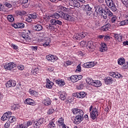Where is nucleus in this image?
<instances>
[{
  "mask_svg": "<svg viewBox=\"0 0 128 128\" xmlns=\"http://www.w3.org/2000/svg\"><path fill=\"white\" fill-rule=\"evenodd\" d=\"M94 66V63H92V62H91L84 64H83V67L85 68H93Z\"/></svg>",
  "mask_w": 128,
  "mask_h": 128,
  "instance_id": "obj_14",
  "label": "nucleus"
},
{
  "mask_svg": "<svg viewBox=\"0 0 128 128\" xmlns=\"http://www.w3.org/2000/svg\"><path fill=\"white\" fill-rule=\"evenodd\" d=\"M122 68L124 70H126V68H128V62H125V63H124L122 66Z\"/></svg>",
  "mask_w": 128,
  "mask_h": 128,
  "instance_id": "obj_54",
  "label": "nucleus"
},
{
  "mask_svg": "<svg viewBox=\"0 0 128 128\" xmlns=\"http://www.w3.org/2000/svg\"><path fill=\"white\" fill-rule=\"evenodd\" d=\"M20 108V106L18 104H15L12 106V110H18Z\"/></svg>",
  "mask_w": 128,
  "mask_h": 128,
  "instance_id": "obj_38",
  "label": "nucleus"
},
{
  "mask_svg": "<svg viewBox=\"0 0 128 128\" xmlns=\"http://www.w3.org/2000/svg\"><path fill=\"white\" fill-rule=\"evenodd\" d=\"M58 14H59V18H64V16L66 14V13H64L62 12H58Z\"/></svg>",
  "mask_w": 128,
  "mask_h": 128,
  "instance_id": "obj_51",
  "label": "nucleus"
},
{
  "mask_svg": "<svg viewBox=\"0 0 128 128\" xmlns=\"http://www.w3.org/2000/svg\"><path fill=\"white\" fill-rule=\"evenodd\" d=\"M17 14L19 16H26V12L24 10H20L17 11Z\"/></svg>",
  "mask_w": 128,
  "mask_h": 128,
  "instance_id": "obj_33",
  "label": "nucleus"
},
{
  "mask_svg": "<svg viewBox=\"0 0 128 128\" xmlns=\"http://www.w3.org/2000/svg\"><path fill=\"white\" fill-rule=\"evenodd\" d=\"M68 80H71L72 82H76L78 78H76V75L72 76L68 78Z\"/></svg>",
  "mask_w": 128,
  "mask_h": 128,
  "instance_id": "obj_16",
  "label": "nucleus"
},
{
  "mask_svg": "<svg viewBox=\"0 0 128 128\" xmlns=\"http://www.w3.org/2000/svg\"><path fill=\"white\" fill-rule=\"evenodd\" d=\"M118 20V17L116 16H114L112 18H111V22L112 24H117L120 22V21L117 20Z\"/></svg>",
  "mask_w": 128,
  "mask_h": 128,
  "instance_id": "obj_27",
  "label": "nucleus"
},
{
  "mask_svg": "<svg viewBox=\"0 0 128 128\" xmlns=\"http://www.w3.org/2000/svg\"><path fill=\"white\" fill-rule=\"evenodd\" d=\"M13 26L14 28H24V24L22 22H18L14 24Z\"/></svg>",
  "mask_w": 128,
  "mask_h": 128,
  "instance_id": "obj_10",
  "label": "nucleus"
},
{
  "mask_svg": "<svg viewBox=\"0 0 128 128\" xmlns=\"http://www.w3.org/2000/svg\"><path fill=\"white\" fill-rule=\"evenodd\" d=\"M30 16L31 18L34 19L38 18V14H30Z\"/></svg>",
  "mask_w": 128,
  "mask_h": 128,
  "instance_id": "obj_49",
  "label": "nucleus"
},
{
  "mask_svg": "<svg viewBox=\"0 0 128 128\" xmlns=\"http://www.w3.org/2000/svg\"><path fill=\"white\" fill-rule=\"evenodd\" d=\"M90 116H91V118H92V120H96V113L94 112V111H92V112H90Z\"/></svg>",
  "mask_w": 128,
  "mask_h": 128,
  "instance_id": "obj_35",
  "label": "nucleus"
},
{
  "mask_svg": "<svg viewBox=\"0 0 128 128\" xmlns=\"http://www.w3.org/2000/svg\"><path fill=\"white\" fill-rule=\"evenodd\" d=\"M48 20H50V22L52 26H56V20L52 18V16H49Z\"/></svg>",
  "mask_w": 128,
  "mask_h": 128,
  "instance_id": "obj_18",
  "label": "nucleus"
},
{
  "mask_svg": "<svg viewBox=\"0 0 128 128\" xmlns=\"http://www.w3.org/2000/svg\"><path fill=\"white\" fill-rule=\"evenodd\" d=\"M12 116V112H8L6 113H4V115L1 118V120H3V122H4V120H8V119L10 118V116Z\"/></svg>",
  "mask_w": 128,
  "mask_h": 128,
  "instance_id": "obj_6",
  "label": "nucleus"
},
{
  "mask_svg": "<svg viewBox=\"0 0 128 128\" xmlns=\"http://www.w3.org/2000/svg\"><path fill=\"white\" fill-rule=\"evenodd\" d=\"M54 110H54V109L52 108H51L48 112V114H52L54 113Z\"/></svg>",
  "mask_w": 128,
  "mask_h": 128,
  "instance_id": "obj_56",
  "label": "nucleus"
},
{
  "mask_svg": "<svg viewBox=\"0 0 128 128\" xmlns=\"http://www.w3.org/2000/svg\"><path fill=\"white\" fill-rule=\"evenodd\" d=\"M102 16H103V18L104 20H106L108 18V10H104V12H103V13H102Z\"/></svg>",
  "mask_w": 128,
  "mask_h": 128,
  "instance_id": "obj_29",
  "label": "nucleus"
},
{
  "mask_svg": "<svg viewBox=\"0 0 128 128\" xmlns=\"http://www.w3.org/2000/svg\"><path fill=\"white\" fill-rule=\"evenodd\" d=\"M8 120H9L8 122H16V117L14 116H10L9 117V118Z\"/></svg>",
  "mask_w": 128,
  "mask_h": 128,
  "instance_id": "obj_43",
  "label": "nucleus"
},
{
  "mask_svg": "<svg viewBox=\"0 0 128 128\" xmlns=\"http://www.w3.org/2000/svg\"><path fill=\"white\" fill-rule=\"evenodd\" d=\"M30 34V31L27 30L26 32V34L24 33V34H21V36L23 38H24V40H28V39L30 38H29L30 36H28V34Z\"/></svg>",
  "mask_w": 128,
  "mask_h": 128,
  "instance_id": "obj_13",
  "label": "nucleus"
},
{
  "mask_svg": "<svg viewBox=\"0 0 128 128\" xmlns=\"http://www.w3.org/2000/svg\"><path fill=\"white\" fill-rule=\"evenodd\" d=\"M84 111L82 110H79L78 111V113H77V114L78 116H80L81 118H84Z\"/></svg>",
  "mask_w": 128,
  "mask_h": 128,
  "instance_id": "obj_41",
  "label": "nucleus"
},
{
  "mask_svg": "<svg viewBox=\"0 0 128 128\" xmlns=\"http://www.w3.org/2000/svg\"><path fill=\"white\" fill-rule=\"evenodd\" d=\"M34 30L36 32H40L42 30V26L40 24H36L34 26Z\"/></svg>",
  "mask_w": 128,
  "mask_h": 128,
  "instance_id": "obj_12",
  "label": "nucleus"
},
{
  "mask_svg": "<svg viewBox=\"0 0 128 128\" xmlns=\"http://www.w3.org/2000/svg\"><path fill=\"white\" fill-rule=\"evenodd\" d=\"M106 4L112 12H116V6L112 0H106Z\"/></svg>",
  "mask_w": 128,
  "mask_h": 128,
  "instance_id": "obj_3",
  "label": "nucleus"
},
{
  "mask_svg": "<svg viewBox=\"0 0 128 128\" xmlns=\"http://www.w3.org/2000/svg\"><path fill=\"white\" fill-rule=\"evenodd\" d=\"M118 26H124L125 24H128V22H126V20H124V21H122L121 22H118Z\"/></svg>",
  "mask_w": 128,
  "mask_h": 128,
  "instance_id": "obj_47",
  "label": "nucleus"
},
{
  "mask_svg": "<svg viewBox=\"0 0 128 128\" xmlns=\"http://www.w3.org/2000/svg\"><path fill=\"white\" fill-rule=\"evenodd\" d=\"M10 122H9V121H8V122H7L5 124L4 126V128H10Z\"/></svg>",
  "mask_w": 128,
  "mask_h": 128,
  "instance_id": "obj_58",
  "label": "nucleus"
},
{
  "mask_svg": "<svg viewBox=\"0 0 128 128\" xmlns=\"http://www.w3.org/2000/svg\"><path fill=\"white\" fill-rule=\"evenodd\" d=\"M82 6L84 8L85 10H92V8L90 7L88 4L82 5Z\"/></svg>",
  "mask_w": 128,
  "mask_h": 128,
  "instance_id": "obj_28",
  "label": "nucleus"
},
{
  "mask_svg": "<svg viewBox=\"0 0 128 128\" xmlns=\"http://www.w3.org/2000/svg\"><path fill=\"white\" fill-rule=\"evenodd\" d=\"M110 28V24H108L102 26L101 30H103V32H107Z\"/></svg>",
  "mask_w": 128,
  "mask_h": 128,
  "instance_id": "obj_15",
  "label": "nucleus"
},
{
  "mask_svg": "<svg viewBox=\"0 0 128 128\" xmlns=\"http://www.w3.org/2000/svg\"><path fill=\"white\" fill-rule=\"evenodd\" d=\"M123 4H124L125 6H126V4H128V0H121Z\"/></svg>",
  "mask_w": 128,
  "mask_h": 128,
  "instance_id": "obj_61",
  "label": "nucleus"
},
{
  "mask_svg": "<svg viewBox=\"0 0 128 128\" xmlns=\"http://www.w3.org/2000/svg\"><path fill=\"white\" fill-rule=\"evenodd\" d=\"M38 120V122H40V126H42V124H44L46 122V119L44 118H40Z\"/></svg>",
  "mask_w": 128,
  "mask_h": 128,
  "instance_id": "obj_45",
  "label": "nucleus"
},
{
  "mask_svg": "<svg viewBox=\"0 0 128 128\" xmlns=\"http://www.w3.org/2000/svg\"><path fill=\"white\" fill-rule=\"evenodd\" d=\"M28 0H20V2L22 4L23 8H26L28 6V5H24L26 4H28Z\"/></svg>",
  "mask_w": 128,
  "mask_h": 128,
  "instance_id": "obj_24",
  "label": "nucleus"
},
{
  "mask_svg": "<svg viewBox=\"0 0 128 128\" xmlns=\"http://www.w3.org/2000/svg\"><path fill=\"white\" fill-rule=\"evenodd\" d=\"M63 18H64L66 20H72V17L68 14H64Z\"/></svg>",
  "mask_w": 128,
  "mask_h": 128,
  "instance_id": "obj_26",
  "label": "nucleus"
},
{
  "mask_svg": "<svg viewBox=\"0 0 128 128\" xmlns=\"http://www.w3.org/2000/svg\"><path fill=\"white\" fill-rule=\"evenodd\" d=\"M58 122L59 126H64V124H64V118H59Z\"/></svg>",
  "mask_w": 128,
  "mask_h": 128,
  "instance_id": "obj_25",
  "label": "nucleus"
},
{
  "mask_svg": "<svg viewBox=\"0 0 128 128\" xmlns=\"http://www.w3.org/2000/svg\"><path fill=\"white\" fill-rule=\"evenodd\" d=\"M56 124H54V118H53L50 122L48 125V128H56Z\"/></svg>",
  "mask_w": 128,
  "mask_h": 128,
  "instance_id": "obj_19",
  "label": "nucleus"
},
{
  "mask_svg": "<svg viewBox=\"0 0 128 128\" xmlns=\"http://www.w3.org/2000/svg\"><path fill=\"white\" fill-rule=\"evenodd\" d=\"M62 26V22L60 20H56V26Z\"/></svg>",
  "mask_w": 128,
  "mask_h": 128,
  "instance_id": "obj_59",
  "label": "nucleus"
},
{
  "mask_svg": "<svg viewBox=\"0 0 128 128\" xmlns=\"http://www.w3.org/2000/svg\"><path fill=\"white\" fill-rule=\"evenodd\" d=\"M8 20L10 22H12L14 21V16L12 15H8L7 16Z\"/></svg>",
  "mask_w": 128,
  "mask_h": 128,
  "instance_id": "obj_32",
  "label": "nucleus"
},
{
  "mask_svg": "<svg viewBox=\"0 0 128 128\" xmlns=\"http://www.w3.org/2000/svg\"><path fill=\"white\" fill-rule=\"evenodd\" d=\"M122 77V74L116 73V78H120Z\"/></svg>",
  "mask_w": 128,
  "mask_h": 128,
  "instance_id": "obj_63",
  "label": "nucleus"
},
{
  "mask_svg": "<svg viewBox=\"0 0 128 128\" xmlns=\"http://www.w3.org/2000/svg\"><path fill=\"white\" fill-rule=\"evenodd\" d=\"M94 8L96 12L98 14H102L104 12V9L102 8V6H97L94 7Z\"/></svg>",
  "mask_w": 128,
  "mask_h": 128,
  "instance_id": "obj_4",
  "label": "nucleus"
},
{
  "mask_svg": "<svg viewBox=\"0 0 128 128\" xmlns=\"http://www.w3.org/2000/svg\"><path fill=\"white\" fill-rule=\"evenodd\" d=\"M6 86L8 88H11V86H16V82L14 80H9L6 84Z\"/></svg>",
  "mask_w": 128,
  "mask_h": 128,
  "instance_id": "obj_8",
  "label": "nucleus"
},
{
  "mask_svg": "<svg viewBox=\"0 0 128 128\" xmlns=\"http://www.w3.org/2000/svg\"><path fill=\"white\" fill-rule=\"evenodd\" d=\"M92 111L93 112L96 113V116H98V109L96 108H93L92 109Z\"/></svg>",
  "mask_w": 128,
  "mask_h": 128,
  "instance_id": "obj_55",
  "label": "nucleus"
},
{
  "mask_svg": "<svg viewBox=\"0 0 128 128\" xmlns=\"http://www.w3.org/2000/svg\"><path fill=\"white\" fill-rule=\"evenodd\" d=\"M4 6H6V8H10L12 6L10 3L7 2H4Z\"/></svg>",
  "mask_w": 128,
  "mask_h": 128,
  "instance_id": "obj_46",
  "label": "nucleus"
},
{
  "mask_svg": "<svg viewBox=\"0 0 128 128\" xmlns=\"http://www.w3.org/2000/svg\"><path fill=\"white\" fill-rule=\"evenodd\" d=\"M107 14H108V16L112 17L113 16V14L112 12H110V10H108L107 9Z\"/></svg>",
  "mask_w": 128,
  "mask_h": 128,
  "instance_id": "obj_60",
  "label": "nucleus"
},
{
  "mask_svg": "<svg viewBox=\"0 0 128 128\" xmlns=\"http://www.w3.org/2000/svg\"><path fill=\"white\" fill-rule=\"evenodd\" d=\"M60 98L62 100H64L66 98V95L64 94H60Z\"/></svg>",
  "mask_w": 128,
  "mask_h": 128,
  "instance_id": "obj_48",
  "label": "nucleus"
},
{
  "mask_svg": "<svg viewBox=\"0 0 128 128\" xmlns=\"http://www.w3.org/2000/svg\"><path fill=\"white\" fill-rule=\"evenodd\" d=\"M54 60H56V56L51 55V60L50 62H54Z\"/></svg>",
  "mask_w": 128,
  "mask_h": 128,
  "instance_id": "obj_64",
  "label": "nucleus"
},
{
  "mask_svg": "<svg viewBox=\"0 0 128 128\" xmlns=\"http://www.w3.org/2000/svg\"><path fill=\"white\" fill-rule=\"evenodd\" d=\"M33 126L34 128H40V124H38V123L36 121H34Z\"/></svg>",
  "mask_w": 128,
  "mask_h": 128,
  "instance_id": "obj_42",
  "label": "nucleus"
},
{
  "mask_svg": "<svg viewBox=\"0 0 128 128\" xmlns=\"http://www.w3.org/2000/svg\"><path fill=\"white\" fill-rule=\"evenodd\" d=\"M76 72H82V67L80 66V64H78V66H77Z\"/></svg>",
  "mask_w": 128,
  "mask_h": 128,
  "instance_id": "obj_57",
  "label": "nucleus"
},
{
  "mask_svg": "<svg viewBox=\"0 0 128 128\" xmlns=\"http://www.w3.org/2000/svg\"><path fill=\"white\" fill-rule=\"evenodd\" d=\"M25 104H30V106H34V101L30 98H27L25 100Z\"/></svg>",
  "mask_w": 128,
  "mask_h": 128,
  "instance_id": "obj_20",
  "label": "nucleus"
},
{
  "mask_svg": "<svg viewBox=\"0 0 128 128\" xmlns=\"http://www.w3.org/2000/svg\"><path fill=\"white\" fill-rule=\"evenodd\" d=\"M105 82L106 84H112V78L106 77L105 78Z\"/></svg>",
  "mask_w": 128,
  "mask_h": 128,
  "instance_id": "obj_22",
  "label": "nucleus"
},
{
  "mask_svg": "<svg viewBox=\"0 0 128 128\" xmlns=\"http://www.w3.org/2000/svg\"><path fill=\"white\" fill-rule=\"evenodd\" d=\"M108 50V46H106V44L104 43L101 44L100 46V51L101 52H106Z\"/></svg>",
  "mask_w": 128,
  "mask_h": 128,
  "instance_id": "obj_9",
  "label": "nucleus"
},
{
  "mask_svg": "<svg viewBox=\"0 0 128 128\" xmlns=\"http://www.w3.org/2000/svg\"><path fill=\"white\" fill-rule=\"evenodd\" d=\"M4 68L6 70H11L12 72H16V64L13 62H10L6 64Z\"/></svg>",
  "mask_w": 128,
  "mask_h": 128,
  "instance_id": "obj_1",
  "label": "nucleus"
},
{
  "mask_svg": "<svg viewBox=\"0 0 128 128\" xmlns=\"http://www.w3.org/2000/svg\"><path fill=\"white\" fill-rule=\"evenodd\" d=\"M72 96H74V98H80V92L73 93Z\"/></svg>",
  "mask_w": 128,
  "mask_h": 128,
  "instance_id": "obj_53",
  "label": "nucleus"
},
{
  "mask_svg": "<svg viewBox=\"0 0 128 128\" xmlns=\"http://www.w3.org/2000/svg\"><path fill=\"white\" fill-rule=\"evenodd\" d=\"M86 14L88 16H92V10H86Z\"/></svg>",
  "mask_w": 128,
  "mask_h": 128,
  "instance_id": "obj_50",
  "label": "nucleus"
},
{
  "mask_svg": "<svg viewBox=\"0 0 128 128\" xmlns=\"http://www.w3.org/2000/svg\"><path fill=\"white\" fill-rule=\"evenodd\" d=\"M84 120V118L80 117L78 116H77L75 117L74 120V124H78L82 120Z\"/></svg>",
  "mask_w": 128,
  "mask_h": 128,
  "instance_id": "obj_11",
  "label": "nucleus"
},
{
  "mask_svg": "<svg viewBox=\"0 0 128 128\" xmlns=\"http://www.w3.org/2000/svg\"><path fill=\"white\" fill-rule=\"evenodd\" d=\"M78 108H74L72 109V112L73 114H78Z\"/></svg>",
  "mask_w": 128,
  "mask_h": 128,
  "instance_id": "obj_62",
  "label": "nucleus"
},
{
  "mask_svg": "<svg viewBox=\"0 0 128 128\" xmlns=\"http://www.w3.org/2000/svg\"><path fill=\"white\" fill-rule=\"evenodd\" d=\"M56 82L57 84H58L60 86H64L66 84V82H64V81L62 80V79L56 80Z\"/></svg>",
  "mask_w": 128,
  "mask_h": 128,
  "instance_id": "obj_17",
  "label": "nucleus"
},
{
  "mask_svg": "<svg viewBox=\"0 0 128 128\" xmlns=\"http://www.w3.org/2000/svg\"><path fill=\"white\" fill-rule=\"evenodd\" d=\"M125 62H126V60L123 58H122L120 59H118V64H120V66H122V64L124 66Z\"/></svg>",
  "mask_w": 128,
  "mask_h": 128,
  "instance_id": "obj_30",
  "label": "nucleus"
},
{
  "mask_svg": "<svg viewBox=\"0 0 128 128\" xmlns=\"http://www.w3.org/2000/svg\"><path fill=\"white\" fill-rule=\"evenodd\" d=\"M84 86H86V83L82 82L80 83V85L77 86V88L78 90H82L84 88Z\"/></svg>",
  "mask_w": 128,
  "mask_h": 128,
  "instance_id": "obj_36",
  "label": "nucleus"
},
{
  "mask_svg": "<svg viewBox=\"0 0 128 128\" xmlns=\"http://www.w3.org/2000/svg\"><path fill=\"white\" fill-rule=\"evenodd\" d=\"M52 18H56V20H58L60 18V14H58V12L54 13V14L51 16Z\"/></svg>",
  "mask_w": 128,
  "mask_h": 128,
  "instance_id": "obj_34",
  "label": "nucleus"
},
{
  "mask_svg": "<svg viewBox=\"0 0 128 128\" xmlns=\"http://www.w3.org/2000/svg\"><path fill=\"white\" fill-rule=\"evenodd\" d=\"M86 48L88 50H90V52H94V50L95 48L94 42H92V41L88 42L87 43Z\"/></svg>",
  "mask_w": 128,
  "mask_h": 128,
  "instance_id": "obj_5",
  "label": "nucleus"
},
{
  "mask_svg": "<svg viewBox=\"0 0 128 128\" xmlns=\"http://www.w3.org/2000/svg\"><path fill=\"white\" fill-rule=\"evenodd\" d=\"M70 4L72 6H74V8H78L80 6V4L78 0H71L70 1Z\"/></svg>",
  "mask_w": 128,
  "mask_h": 128,
  "instance_id": "obj_7",
  "label": "nucleus"
},
{
  "mask_svg": "<svg viewBox=\"0 0 128 128\" xmlns=\"http://www.w3.org/2000/svg\"><path fill=\"white\" fill-rule=\"evenodd\" d=\"M44 104L45 106H50L52 104V100L50 98L46 99L44 101Z\"/></svg>",
  "mask_w": 128,
  "mask_h": 128,
  "instance_id": "obj_31",
  "label": "nucleus"
},
{
  "mask_svg": "<svg viewBox=\"0 0 128 128\" xmlns=\"http://www.w3.org/2000/svg\"><path fill=\"white\" fill-rule=\"evenodd\" d=\"M114 36L116 40H118V42H122V35L114 34Z\"/></svg>",
  "mask_w": 128,
  "mask_h": 128,
  "instance_id": "obj_23",
  "label": "nucleus"
},
{
  "mask_svg": "<svg viewBox=\"0 0 128 128\" xmlns=\"http://www.w3.org/2000/svg\"><path fill=\"white\" fill-rule=\"evenodd\" d=\"M88 80H86V82H88V84H91V86H94L96 88H99V86H101L102 84L100 80H94L92 79H88Z\"/></svg>",
  "mask_w": 128,
  "mask_h": 128,
  "instance_id": "obj_2",
  "label": "nucleus"
},
{
  "mask_svg": "<svg viewBox=\"0 0 128 128\" xmlns=\"http://www.w3.org/2000/svg\"><path fill=\"white\" fill-rule=\"evenodd\" d=\"M38 68H36L34 70H33L32 71V72L33 74H38Z\"/></svg>",
  "mask_w": 128,
  "mask_h": 128,
  "instance_id": "obj_52",
  "label": "nucleus"
},
{
  "mask_svg": "<svg viewBox=\"0 0 128 128\" xmlns=\"http://www.w3.org/2000/svg\"><path fill=\"white\" fill-rule=\"evenodd\" d=\"M84 33L79 34H78V36H76V40H80V38H84Z\"/></svg>",
  "mask_w": 128,
  "mask_h": 128,
  "instance_id": "obj_37",
  "label": "nucleus"
},
{
  "mask_svg": "<svg viewBox=\"0 0 128 128\" xmlns=\"http://www.w3.org/2000/svg\"><path fill=\"white\" fill-rule=\"evenodd\" d=\"M79 94L80 98H85L86 96V94L84 92H79Z\"/></svg>",
  "mask_w": 128,
  "mask_h": 128,
  "instance_id": "obj_40",
  "label": "nucleus"
},
{
  "mask_svg": "<svg viewBox=\"0 0 128 128\" xmlns=\"http://www.w3.org/2000/svg\"><path fill=\"white\" fill-rule=\"evenodd\" d=\"M26 18V21L28 22H32V17H30V14H28V16Z\"/></svg>",
  "mask_w": 128,
  "mask_h": 128,
  "instance_id": "obj_44",
  "label": "nucleus"
},
{
  "mask_svg": "<svg viewBox=\"0 0 128 128\" xmlns=\"http://www.w3.org/2000/svg\"><path fill=\"white\" fill-rule=\"evenodd\" d=\"M30 94L36 97L38 96V92H36V90H32L30 92Z\"/></svg>",
  "mask_w": 128,
  "mask_h": 128,
  "instance_id": "obj_39",
  "label": "nucleus"
},
{
  "mask_svg": "<svg viewBox=\"0 0 128 128\" xmlns=\"http://www.w3.org/2000/svg\"><path fill=\"white\" fill-rule=\"evenodd\" d=\"M52 86H54V82H50V80L48 79L46 86V88H52Z\"/></svg>",
  "mask_w": 128,
  "mask_h": 128,
  "instance_id": "obj_21",
  "label": "nucleus"
}]
</instances>
